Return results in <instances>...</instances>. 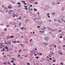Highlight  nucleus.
<instances>
[{
  "label": "nucleus",
  "instance_id": "obj_39",
  "mask_svg": "<svg viewBox=\"0 0 65 65\" xmlns=\"http://www.w3.org/2000/svg\"><path fill=\"white\" fill-rule=\"evenodd\" d=\"M37 9H36L34 10V11H37Z\"/></svg>",
  "mask_w": 65,
  "mask_h": 65
},
{
  "label": "nucleus",
  "instance_id": "obj_11",
  "mask_svg": "<svg viewBox=\"0 0 65 65\" xmlns=\"http://www.w3.org/2000/svg\"><path fill=\"white\" fill-rule=\"evenodd\" d=\"M7 37L8 39H10V37L8 36Z\"/></svg>",
  "mask_w": 65,
  "mask_h": 65
},
{
  "label": "nucleus",
  "instance_id": "obj_21",
  "mask_svg": "<svg viewBox=\"0 0 65 65\" xmlns=\"http://www.w3.org/2000/svg\"><path fill=\"white\" fill-rule=\"evenodd\" d=\"M38 54L39 55H41V56L42 55V54L41 53H39Z\"/></svg>",
  "mask_w": 65,
  "mask_h": 65
},
{
  "label": "nucleus",
  "instance_id": "obj_62",
  "mask_svg": "<svg viewBox=\"0 0 65 65\" xmlns=\"http://www.w3.org/2000/svg\"><path fill=\"white\" fill-rule=\"evenodd\" d=\"M42 30H44V29H43V28L42 29Z\"/></svg>",
  "mask_w": 65,
  "mask_h": 65
},
{
  "label": "nucleus",
  "instance_id": "obj_61",
  "mask_svg": "<svg viewBox=\"0 0 65 65\" xmlns=\"http://www.w3.org/2000/svg\"><path fill=\"white\" fill-rule=\"evenodd\" d=\"M63 21V22H64V23H65V21Z\"/></svg>",
  "mask_w": 65,
  "mask_h": 65
},
{
  "label": "nucleus",
  "instance_id": "obj_49",
  "mask_svg": "<svg viewBox=\"0 0 65 65\" xmlns=\"http://www.w3.org/2000/svg\"><path fill=\"white\" fill-rule=\"evenodd\" d=\"M12 60H15V59H14V58H12Z\"/></svg>",
  "mask_w": 65,
  "mask_h": 65
},
{
  "label": "nucleus",
  "instance_id": "obj_12",
  "mask_svg": "<svg viewBox=\"0 0 65 65\" xmlns=\"http://www.w3.org/2000/svg\"><path fill=\"white\" fill-rule=\"evenodd\" d=\"M18 20H20V19H21V17H19V18H18Z\"/></svg>",
  "mask_w": 65,
  "mask_h": 65
},
{
  "label": "nucleus",
  "instance_id": "obj_36",
  "mask_svg": "<svg viewBox=\"0 0 65 65\" xmlns=\"http://www.w3.org/2000/svg\"><path fill=\"white\" fill-rule=\"evenodd\" d=\"M2 50H3V51H4V50H5V49L3 48V49Z\"/></svg>",
  "mask_w": 65,
  "mask_h": 65
},
{
  "label": "nucleus",
  "instance_id": "obj_56",
  "mask_svg": "<svg viewBox=\"0 0 65 65\" xmlns=\"http://www.w3.org/2000/svg\"><path fill=\"white\" fill-rule=\"evenodd\" d=\"M49 22H51V20H49Z\"/></svg>",
  "mask_w": 65,
  "mask_h": 65
},
{
  "label": "nucleus",
  "instance_id": "obj_10",
  "mask_svg": "<svg viewBox=\"0 0 65 65\" xmlns=\"http://www.w3.org/2000/svg\"><path fill=\"white\" fill-rule=\"evenodd\" d=\"M5 31H7V28H6L5 29H4Z\"/></svg>",
  "mask_w": 65,
  "mask_h": 65
},
{
  "label": "nucleus",
  "instance_id": "obj_32",
  "mask_svg": "<svg viewBox=\"0 0 65 65\" xmlns=\"http://www.w3.org/2000/svg\"><path fill=\"white\" fill-rule=\"evenodd\" d=\"M54 47H55V48H56V47H57V45H55L54 46Z\"/></svg>",
  "mask_w": 65,
  "mask_h": 65
},
{
  "label": "nucleus",
  "instance_id": "obj_50",
  "mask_svg": "<svg viewBox=\"0 0 65 65\" xmlns=\"http://www.w3.org/2000/svg\"><path fill=\"white\" fill-rule=\"evenodd\" d=\"M45 44H47V43H45Z\"/></svg>",
  "mask_w": 65,
  "mask_h": 65
},
{
  "label": "nucleus",
  "instance_id": "obj_4",
  "mask_svg": "<svg viewBox=\"0 0 65 65\" xmlns=\"http://www.w3.org/2000/svg\"><path fill=\"white\" fill-rule=\"evenodd\" d=\"M4 48L6 49V50H7V49H8V47L7 46H6L4 47Z\"/></svg>",
  "mask_w": 65,
  "mask_h": 65
},
{
  "label": "nucleus",
  "instance_id": "obj_22",
  "mask_svg": "<svg viewBox=\"0 0 65 65\" xmlns=\"http://www.w3.org/2000/svg\"><path fill=\"white\" fill-rule=\"evenodd\" d=\"M18 4L19 5H21V3H18Z\"/></svg>",
  "mask_w": 65,
  "mask_h": 65
},
{
  "label": "nucleus",
  "instance_id": "obj_33",
  "mask_svg": "<svg viewBox=\"0 0 65 65\" xmlns=\"http://www.w3.org/2000/svg\"><path fill=\"white\" fill-rule=\"evenodd\" d=\"M4 57H5H5H6V55H5L4 56Z\"/></svg>",
  "mask_w": 65,
  "mask_h": 65
},
{
  "label": "nucleus",
  "instance_id": "obj_26",
  "mask_svg": "<svg viewBox=\"0 0 65 65\" xmlns=\"http://www.w3.org/2000/svg\"><path fill=\"white\" fill-rule=\"evenodd\" d=\"M60 38H62V36H60Z\"/></svg>",
  "mask_w": 65,
  "mask_h": 65
},
{
  "label": "nucleus",
  "instance_id": "obj_45",
  "mask_svg": "<svg viewBox=\"0 0 65 65\" xmlns=\"http://www.w3.org/2000/svg\"><path fill=\"white\" fill-rule=\"evenodd\" d=\"M53 62H55V60H53Z\"/></svg>",
  "mask_w": 65,
  "mask_h": 65
},
{
  "label": "nucleus",
  "instance_id": "obj_34",
  "mask_svg": "<svg viewBox=\"0 0 65 65\" xmlns=\"http://www.w3.org/2000/svg\"><path fill=\"white\" fill-rule=\"evenodd\" d=\"M60 63L61 64V65H63V63H62V62H61Z\"/></svg>",
  "mask_w": 65,
  "mask_h": 65
},
{
  "label": "nucleus",
  "instance_id": "obj_6",
  "mask_svg": "<svg viewBox=\"0 0 65 65\" xmlns=\"http://www.w3.org/2000/svg\"><path fill=\"white\" fill-rule=\"evenodd\" d=\"M6 63H7V62H4L3 64H4L5 65H6Z\"/></svg>",
  "mask_w": 65,
  "mask_h": 65
},
{
  "label": "nucleus",
  "instance_id": "obj_24",
  "mask_svg": "<svg viewBox=\"0 0 65 65\" xmlns=\"http://www.w3.org/2000/svg\"><path fill=\"white\" fill-rule=\"evenodd\" d=\"M61 20L62 21H64V20L62 18L61 19Z\"/></svg>",
  "mask_w": 65,
  "mask_h": 65
},
{
  "label": "nucleus",
  "instance_id": "obj_30",
  "mask_svg": "<svg viewBox=\"0 0 65 65\" xmlns=\"http://www.w3.org/2000/svg\"><path fill=\"white\" fill-rule=\"evenodd\" d=\"M11 62H12V63H13V61L12 60H11Z\"/></svg>",
  "mask_w": 65,
  "mask_h": 65
},
{
  "label": "nucleus",
  "instance_id": "obj_47",
  "mask_svg": "<svg viewBox=\"0 0 65 65\" xmlns=\"http://www.w3.org/2000/svg\"><path fill=\"white\" fill-rule=\"evenodd\" d=\"M12 3H13V4H14V3H15V2H12Z\"/></svg>",
  "mask_w": 65,
  "mask_h": 65
},
{
  "label": "nucleus",
  "instance_id": "obj_51",
  "mask_svg": "<svg viewBox=\"0 0 65 65\" xmlns=\"http://www.w3.org/2000/svg\"><path fill=\"white\" fill-rule=\"evenodd\" d=\"M37 4V2H36V3H35V4Z\"/></svg>",
  "mask_w": 65,
  "mask_h": 65
},
{
  "label": "nucleus",
  "instance_id": "obj_17",
  "mask_svg": "<svg viewBox=\"0 0 65 65\" xmlns=\"http://www.w3.org/2000/svg\"><path fill=\"white\" fill-rule=\"evenodd\" d=\"M40 32H42L41 33H43V32H44V31H40Z\"/></svg>",
  "mask_w": 65,
  "mask_h": 65
},
{
  "label": "nucleus",
  "instance_id": "obj_59",
  "mask_svg": "<svg viewBox=\"0 0 65 65\" xmlns=\"http://www.w3.org/2000/svg\"><path fill=\"white\" fill-rule=\"evenodd\" d=\"M49 57H52V56H51L50 55H49Z\"/></svg>",
  "mask_w": 65,
  "mask_h": 65
},
{
  "label": "nucleus",
  "instance_id": "obj_37",
  "mask_svg": "<svg viewBox=\"0 0 65 65\" xmlns=\"http://www.w3.org/2000/svg\"><path fill=\"white\" fill-rule=\"evenodd\" d=\"M19 7H21V6L19 5Z\"/></svg>",
  "mask_w": 65,
  "mask_h": 65
},
{
  "label": "nucleus",
  "instance_id": "obj_40",
  "mask_svg": "<svg viewBox=\"0 0 65 65\" xmlns=\"http://www.w3.org/2000/svg\"><path fill=\"white\" fill-rule=\"evenodd\" d=\"M19 57H20V55H19L18 56V57L19 58Z\"/></svg>",
  "mask_w": 65,
  "mask_h": 65
},
{
  "label": "nucleus",
  "instance_id": "obj_48",
  "mask_svg": "<svg viewBox=\"0 0 65 65\" xmlns=\"http://www.w3.org/2000/svg\"><path fill=\"white\" fill-rule=\"evenodd\" d=\"M37 54H35V56H36L37 55Z\"/></svg>",
  "mask_w": 65,
  "mask_h": 65
},
{
  "label": "nucleus",
  "instance_id": "obj_15",
  "mask_svg": "<svg viewBox=\"0 0 65 65\" xmlns=\"http://www.w3.org/2000/svg\"><path fill=\"white\" fill-rule=\"evenodd\" d=\"M20 50H19V53H20V52H21V50L20 49Z\"/></svg>",
  "mask_w": 65,
  "mask_h": 65
},
{
  "label": "nucleus",
  "instance_id": "obj_54",
  "mask_svg": "<svg viewBox=\"0 0 65 65\" xmlns=\"http://www.w3.org/2000/svg\"><path fill=\"white\" fill-rule=\"evenodd\" d=\"M32 33H34V34H35V32H34L33 31L32 32Z\"/></svg>",
  "mask_w": 65,
  "mask_h": 65
},
{
  "label": "nucleus",
  "instance_id": "obj_35",
  "mask_svg": "<svg viewBox=\"0 0 65 65\" xmlns=\"http://www.w3.org/2000/svg\"><path fill=\"white\" fill-rule=\"evenodd\" d=\"M20 59H23V57H20Z\"/></svg>",
  "mask_w": 65,
  "mask_h": 65
},
{
  "label": "nucleus",
  "instance_id": "obj_25",
  "mask_svg": "<svg viewBox=\"0 0 65 65\" xmlns=\"http://www.w3.org/2000/svg\"><path fill=\"white\" fill-rule=\"evenodd\" d=\"M22 2H23L25 4V1H22Z\"/></svg>",
  "mask_w": 65,
  "mask_h": 65
},
{
  "label": "nucleus",
  "instance_id": "obj_3",
  "mask_svg": "<svg viewBox=\"0 0 65 65\" xmlns=\"http://www.w3.org/2000/svg\"><path fill=\"white\" fill-rule=\"evenodd\" d=\"M12 7V6H8V8L9 9H11Z\"/></svg>",
  "mask_w": 65,
  "mask_h": 65
},
{
  "label": "nucleus",
  "instance_id": "obj_53",
  "mask_svg": "<svg viewBox=\"0 0 65 65\" xmlns=\"http://www.w3.org/2000/svg\"><path fill=\"white\" fill-rule=\"evenodd\" d=\"M59 22L60 23H62V21H60Z\"/></svg>",
  "mask_w": 65,
  "mask_h": 65
},
{
  "label": "nucleus",
  "instance_id": "obj_31",
  "mask_svg": "<svg viewBox=\"0 0 65 65\" xmlns=\"http://www.w3.org/2000/svg\"><path fill=\"white\" fill-rule=\"evenodd\" d=\"M40 26H38L37 27V28H40Z\"/></svg>",
  "mask_w": 65,
  "mask_h": 65
},
{
  "label": "nucleus",
  "instance_id": "obj_42",
  "mask_svg": "<svg viewBox=\"0 0 65 65\" xmlns=\"http://www.w3.org/2000/svg\"><path fill=\"white\" fill-rule=\"evenodd\" d=\"M33 52H34V51H31V53H33Z\"/></svg>",
  "mask_w": 65,
  "mask_h": 65
},
{
  "label": "nucleus",
  "instance_id": "obj_44",
  "mask_svg": "<svg viewBox=\"0 0 65 65\" xmlns=\"http://www.w3.org/2000/svg\"><path fill=\"white\" fill-rule=\"evenodd\" d=\"M43 28V29H45V27H44Z\"/></svg>",
  "mask_w": 65,
  "mask_h": 65
},
{
  "label": "nucleus",
  "instance_id": "obj_52",
  "mask_svg": "<svg viewBox=\"0 0 65 65\" xmlns=\"http://www.w3.org/2000/svg\"><path fill=\"white\" fill-rule=\"evenodd\" d=\"M23 51H24V52H25V51H26V50L24 49Z\"/></svg>",
  "mask_w": 65,
  "mask_h": 65
},
{
  "label": "nucleus",
  "instance_id": "obj_55",
  "mask_svg": "<svg viewBox=\"0 0 65 65\" xmlns=\"http://www.w3.org/2000/svg\"><path fill=\"white\" fill-rule=\"evenodd\" d=\"M60 20H58V22H60Z\"/></svg>",
  "mask_w": 65,
  "mask_h": 65
},
{
  "label": "nucleus",
  "instance_id": "obj_57",
  "mask_svg": "<svg viewBox=\"0 0 65 65\" xmlns=\"http://www.w3.org/2000/svg\"><path fill=\"white\" fill-rule=\"evenodd\" d=\"M24 5H27L26 4H25V3H24Z\"/></svg>",
  "mask_w": 65,
  "mask_h": 65
},
{
  "label": "nucleus",
  "instance_id": "obj_20",
  "mask_svg": "<svg viewBox=\"0 0 65 65\" xmlns=\"http://www.w3.org/2000/svg\"><path fill=\"white\" fill-rule=\"evenodd\" d=\"M24 27H22V28H21L20 29H21V30H22V29H24Z\"/></svg>",
  "mask_w": 65,
  "mask_h": 65
},
{
  "label": "nucleus",
  "instance_id": "obj_7",
  "mask_svg": "<svg viewBox=\"0 0 65 65\" xmlns=\"http://www.w3.org/2000/svg\"><path fill=\"white\" fill-rule=\"evenodd\" d=\"M7 43H8V44H10V42L9 41H7Z\"/></svg>",
  "mask_w": 65,
  "mask_h": 65
},
{
  "label": "nucleus",
  "instance_id": "obj_64",
  "mask_svg": "<svg viewBox=\"0 0 65 65\" xmlns=\"http://www.w3.org/2000/svg\"><path fill=\"white\" fill-rule=\"evenodd\" d=\"M25 7H26V8L27 7V6H25Z\"/></svg>",
  "mask_w": 65,
  "mask_h": 65
},
{
  "label": "nucleus",
  "instance_id": "obj_23",
  "mask_svg": "<svg viewBox=\"0 0 65 65\" xmlns=\"http://www.w3.org/2000/svg\"><path fill=\"white\" fill-rule=\"evenodd\" d=\"M24 8L25 9H26V10H28V8Z\"/></svg>",
  "mask_w": 65,
  "mask_h": 65
},
{
  "label": "nucleus",
  "instance_id": "obj_19",
  "mask_svg": "<svg viewBox=\"0 0 65 65\" xmlns=\"http://www.w3.org/2000/svg\"><path fill=\"white\" fill-rule=\"evenodd\" d=\"M47 14L48 15V17H50V15H49V14H50V13H48Z\"/></svg>",
  "mask_w": 65,
  "mask_h": 65
},
{
  "label": "nucleus",
  "instance_id": "obj_41",
  "mask_svg": "<svg viewBox=\"0 0 65 65\" xmlns=\"http://www.w3.org/2000/svg\"><path fill=\"white\" fill-rule=\"evenodd\" d=\"M50 60H52V58H50Z\"/></svg>",
  "mask_w": 65,
  "mask_h": 65
},
{
  "label": "nucleus",
  "instance_id": "obj_5",
  "mask_svg": "<svg viewBox=\"0 0 65 65\" xmlns=\"http://www.w3.org/2000/svg\"><path fill=\"white\" fill-rule=\"evenodd\" d=\"M13 15H14V16H13V17H17V16H18V15H16V14H14V13H13Z\"/></svg>",
  "mask_w": 65,
  "mask_h": 65
},
{
  "label": "nucleus",
  "instance_id": "obj_43",
  "mask_svg": "<svg viewBox=\"0 0 65 65\" xmlns=\"http://www.w3.org/2000/svg\"><path fill=\"white\" fill-rule=\"evenodd\" d=\"M8 64H10V62H9L7 63Z\"/></svg>",
  "mask_w": 65,
  "mask_h": 65
},
{
  "label": "nucleus",
  "instance_id": "obj_29",
  "mask_svg": "<svg viewBox=\"0 0 65 65\" xmlns=\"http://www.w3.org/2000/svg\"><path fill=\"white\" fill-rule=\"evenodd\" d=\"M54 21L55 22H56V19H54Z\"/></svg>",
  "mask_w": 65,
  "mask_h": 65
},
{
  "label": "nucleus",
  "instance_id": "obj_16",
  "mask_svg": "<svg viewBox=\"0 0 65 65\" xmlns=\"http://www.w3.org/2000/svg\"><path fill=\"white\" fill-rule=\"evenodd\" d=\"M16 42L17 43H19V42H20V41H17Z\"/></svg>",
  "mask_w": 65,
  "mask_h": 65
},
{
  "label": "nucleus",
  "instance_id": "obj_28",
  "mask_svg": "<svg viewBox=\"0 0 65 65\" xmlns=\"http://www.w3.org/2000/svg\"><path fill=\"white\" fill-rule=\"evenodd\" d=\"M33 20H34V21H35V20H36V18H34L33 19Z\"/></svg>",
  "mask_w": 65,
  "mask_h": 65
},
{
  "label": "nucleus",
  "instance_id": "obj_38",
  "mask_svg": "<svg viewBox=\"0 0 65 65\" xmlns=\"http://www.w3.org/2000/svg\"><path fill=\"white\" fill-rule=\"evenodd\" d=\"M13 65H16V64L14 63H13Z\"/></svg>",
  "mask_w": 65,
  "mask_h": 65
},
{
  "label": "nucleus",
  "instance_id": "obj_18",
  "mask_svg": "<svg viewBox=\"0 0 65 65\" xmlns=\"http://www.w3.org/2000/svg\"><path fill=\"white\" fill-rule=\"evenodd\" d=\"M16 42H17V41H15L14 42H13V43H16Z\"/></svg>",
  "mask_w": 65,
  "mask_h": 65
},
{
  "label": "nucleus",
  "instance_id": "obj_9",
  "mask_svg": "<svg viewBox=\"0 0 65 65\" xmlns=\"http://www.w3.org/2000/svg\"><path fill=\"white\" fill-rule=\"evenodd\" d=\"M27 65H30V64L29 63V62H27Z\"/></svg>",
  "mask_w": 65,
  "mask_h": 65
},
{
  "label": "nucleus",
  "instance_id": "obj_2",
  "mask_svg": "<svg viewBox=\"0 0 65 65\" xmlns=\"http://www.w3.org/2000/svg\"><path fill=\"white\" fill-rule=\"evenodd\" d=\"M58 55H63V53L62 52H58Z\"/></svg>",
  "mask_w": 65,
  "mask_h": 65
},
{
  "label": "nucleus",
  "instance_id": "obj_8",
  "mask_svg": "<svg viewBox=\"0 0 65 65\" xmlns=\"http://www.w3.org/2000/svg\"><path fill=\"white\" fill-rule=\"evenodd\" d=\"M55 12L52 13V14L53 15H55Z\"/></svg>",
  "mask_w": 65,
  "mask_h": 65
},
{
  "label": "nucleus",
  "instance_id": "obj_27",
  "mask_svg": "<svg viewBox=\"0 0 65 65\" xmlns=\"http://www.w3.org/2000/svg\"><path fill=\"white\" fill-rule=\"evenodd\" d=\"M19 25H20V26H21V23H20L19 24Z\"/></svg>",
  "mask_w": 65,
  "mask_h": 65
},
{
  "label": "nucleus",
  "instance_id": "obj_1",
  "mask_svg": "<svg viewBox=\"0 0 65 65\" xmlns=\"http://www.w3.org/2000/svg\"><path fill=\"white\" fill-rule=\"evenodd\" d=\"M11 12H13V10H11L9 12V14H11Z\"/></svg>",
  "mask_w": 65,
  "mask_h": 65
},
{
  "label": "nucleus",
  "instance_id": "obj_63",
  "mask_svg": "<svg viewBox=\"0 0 65 65\" xmlns=\"http://www.w3.org/2000/svg\"><path fill=\"white\" fill-rule=\"evenodd\" d=\"M60 32H62V30H60Z\"/></svg>",
  "mask_w": 65,
  "mask_h": 65
},
{
  "label": "nucleus",
  "instance_id": "obj_13",
  "mask_svg": "<svg viewBox=\"0 0 65 65\" xmlns=\"http://www.w3.org/2000/svg\"><path fill=\"white\" fill-rule=\"evenodd\" d=\"M10 37H11V38H12L14 36H11Z\"/></svg>",
  "mask_w": 65,
  "mask_h": 65
},
{
  "label": "nucleus",
  "instance_id": "obj_60",
  "mask_svg": "<svg viewBox=\"0 0 65 65\" xmlns=\"http://www.w3.org/2000/svg\"><path fill=\"white\" fill-rule=\"evenodd\" d=\"M49 57H48V56H47V57H46V58H49Z\"/></svg>",
  "mask_w": 65,
  "mask_h": 65
},
{
  "label": "nucleus",
  "instance_id": "obj_58",
  "mask_svg": "<svg viewBox=\"0 0 65 65\" xmlns=\"http://www.w3.org/2000/svg\"><path fill=\"white\" fill-rule=\"evenodd\" d=\"M32 5H30V7H32Z\"/></svg>",
  "mask_w": 65,
  "mask_h": 65
},
{
  "label": "nucleus",
  "instance_id": "obj_14",
  "mask_svg": "<svg viewBox=\"0 0 65 65\" xmlns=\"http://www.w3.org/2000/svg\"><path fill=\"white\" fill-rule=\"evenodd\" d=\"M35 58H36L37 59H38V58H39V57L38 56L36 57Z\"/></svg>",
  "mask_w": 65,
  "mask_h": 65
},
{
  "label": "nucleus",
  "instance_id": "obj_46",
  "mask_svg": "<svg viewBox=\"0 0 65 65\" xmlns=\"http://www.w3.org/2000/svg\"><path fill=\"white\" fill-rule=\"evenodd\" d=\"M32 40V39H30V42H31V40Z\"/></svg>",
  "mask_w": 65,
  "mask_h": 65
}]
</instances>
